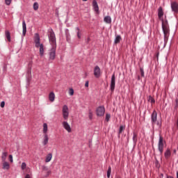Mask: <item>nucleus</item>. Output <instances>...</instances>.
<instances>
[{
    "label": "nucleus",
    "instance_id": "obj_1",
    "mask_svg": "<svg viewBox=\"0 0 178 178\" xmlns=\"http://www.w3.org/2000/svg\"><path fill=\"white\" fill-rule=\"evenodd\" d=\"M49 33V41L52 47L49 53V59L50 60H54L56 56V38L53 30H51Z\"/></svg>",
    "mask_w": 178,
    "mask_h": 178
},
{
    "label": "nucleus",
    "instance_id": "obj_2",
    "mask_svg": "<svg viewBox=\"0 0 178 178\" xmlns=\"http://www.w3.org/2000/svg\"><path fill=\"white\" fill-rule=\"evenodd\" d=\"M161 22L162 31L164 35V45H166L169 40V35H170V28L169 27V22H168V19H165V21L163 19Z\"/></svg>",
    "mask_w": 178,
    "mask_h": 178
},
{
    "label": "nucleus",
    "instance_id": "obj_3",
    "mask_svg": "<svg viewBox=\"0 0 178 178\" xmlns=\"http://www.w3.org/2000/svg\"><path fill=\"white\" fill-rule=\"evenodd\" d=\"M161 22L162 31L164 35V45H166L169 40V35H170V28L169 27V22H168V19H165V21L163 19Z\"/></svg>",
    "mask_w": 178,
    "mask_h": 178
},
{
    "label": "nucleus",
    "instance_id": "obj_4",
    "mask_svg": "<svg viewBox=\"0 0 178 178\" xmlns=\"http://www.w3.org/2000/svg\"><path fill=\"white\" fill-rule=\"evenodd\" d=\"M35 46L36 48H40V55L42 56L44 55V44L40 42V35L38 33H35Z\"/></svg>",
    "mask_w": 178,
    "mask_h": 178
},
{
    "label": "nucleus",
    "instance_id": "obj_5",
    "mask_svg": "<svg viewBox=\"0 0 178 178\" xmlns=\"http://www.w3.org/2000/svg\"><path fill=\"white\" fill-rule=\"evenodd\" d=\"M33 58H31L28 61V65H27L26 76L28 79H31L33 77V75L31 74V70L33 69Z\"/></svg>",
    "mask_w": 178,
    "mask_h": 178
},
{
    "label": "nucleus",
    "instance_id": "obj_6",
    "mask_svg": "<svg viewBox=\"0 0 178 178\" xmlns=\"http://www.w3.org/2000/svg\"><path fill=\"white\" fill-rule=\"evenodd\" d=\"M163 138L159 134V143H158V149L160 152V155L163 154Z\"/></svg>",
    "mask_w": 178,
    "mask_h": 178
},
{
    "label": "nucleus",
    "instance_id": "obj_7",
    "mask_svg": "<svg viewBox=\"0 0 178 178\" xmlns=\"http://www.w3.org/2000/svg\"><path fill=\"white\" fill-rule=\"evenodd\" d=\"M62 113L64 120H67L69 119V107H67V105L63 106Z\"/></svg>",
    "mask_w": 178,
    "mask_h": 178
},
{
    "label": "nucleus",
    "instance_id": "obj_8",
    "mask_svg": "<svg viewBox=\"0 0 178 178\" xmlns=\"http://www.w3.org/2000/svg\"><path fill=\"white\" fill-rule=\"evenodd\" d=\"M156 122H158V113L154 110L151 114L152 126H155V124H156Z\"/></svg>",
    "mask_w": 178,
    "mask_h": 178
},
{
    "label": "nucleus",
    "instance_id": "obj_9",
    "mask_svg": "<svg viewBox=\"0 0 178 178\" xmlns=\"http://www.w3.org/2000/svg\"><path fill=\"white\" fill-rule=\"evenodd\" d=\"M101 68H99L98 66L95 67L94 69V76L96 77V79H99L101 77Z\"/></svg>",
    "mask_w": 178,
    "mask_h": 178
},
{
    "label": "nucleus",
    "instance_id": "obj_10",
    "mask_svg": "<svg viewBox=\"0 0 178 178\" xmlns=\"http://www.w3.org/2000/svg\"><path fill=\"white\" fill-rule=\"evenodd\" d=\"M104 114H105V108L102 106L98 107L97 109V116H104Z\"/></svg>",
    "mask_w": 178,
    "mask_h": 178
},
{
    "label": "nucleus",
    "instance_id": "obj_11",
    "mask_svg": "<svg viewBox=\"0 0 178 178\" xmlns=\"http://www.w3.org/2000/svg\"><path fill=\"white\" fill-rule=\"evenodd\" d=\"M62 124L63 127H64V129L67 130L68 133H72V128L70 127V124H69L67 122L63 121L62 122Z\"/></svg>",
    "mask_w": 178,
    "mask_h": 178
},
{
    "label": "nucleus",
    "instance_id": "obj_12",
    "mask_svg": "<svg viewBox=\"0 0 178 178\" xmlns=\"http://www.w3.org/2000/svg\"><path fill=\"white\" fill-rule=\"evenodd\" d=\"M158 17L159 20L163 22V9L161 6L158 8Z\"/></svg>",
    "mask_w": 178,
    "mask_h": 178
},
{
    "label": "nucleus",
    "instance_id": "obj_13",
    "mask_svg": "<svg viewBox=\"0 0 178 178\" xmlns=\"http://www.w3.org/2000/svg\"><path fill=\"white\" fill-rule=\"evenodd\" d=\"M171 9L174 13H178V3L176 1L171 3Z\"/></svg>",
    "mask_w": 178,
    "mask_h": 178
},
{
    "label": "nucleus",
    "instance_id": "obj_14",
    "mask_svg": "<svg viewBox=\"0 0 178 178\" xmlns=\"http://www.w3.org/2000/svg\"><path fill=\"white\" fill-rule=\"evenodd\" d=\"M2 169L3 170H9L10 165L7 161H2Z\"/></svg>",
    "mask_w": 178,
    "mask_h": 178
},
{
    "label": "nucleus",
    "instance_id": "obj_15",
    "mask_svg": "<svg viewBox=\"0 0 178 178\" xmlns=\"http://www.w3.org/2000/svg\"><path fill=\"white\" fill-rule=\"evenodd\" d=\"M92 7H93V9H94L95 12H96V13H99V7H98V3H97V1L93 0V1H92Z\"/></svg>",
    "mask_w": 178,
    "mask_h": 178
},
{
    "label": "nucleus",
    "instance_id": "obj_16",
    "mask_svg": "<svg viewBox=\"0 0 178 178\" xmlns=\"http://www.w3.org/2000/svg\"><path fill=\"white\" fill-rule=\"evenodd\" d=\"M172 155V152H170V149L167 148L164 152V156L165 159H169Z\"/></svg>",
    "mask_w": 178,
    "mask_h": 178
},
{
    "label": "nucleus",
    "instance_id": "obj_17",
    "mask_svg": "<svg viewBox=\"0 0 178 178\" xmlns=\"http://www.w3.org/2000/svg\"><path fill=\"white\" fill-rule=\"evenodd\" d=\"M26 33H27V26L26 25V21L23 20V22H22V35H24V37L26 35Z\"/></svg>",
    "mask_w": 178,
    "mask_h": 178
},
{
    "label": "nucleus",
    "instance_id": "obj_18",
    "mask_svg": "<svg viewBox=\"0 0 178 178\" xmlns=\"http://www.w3.org/2000/svg\"><path fill=\"white\" fill-rule=\"evenodd\" d=\"M49 99L51 102H54V101H55V93H54V92H51L49 93Z\"/></svg>",
    "mask_w": 178,
    "mask_h": 178
},
{
    "label": "nucleus",
    "instance_id": "obj_19",
    "mask_svg": "<svg viewBox=\"0 0 178 178\" xmlns=\"http://www.w3.org/2000/svg\"><path fill=\"white\" fill-rule=\"evenodd\" d=\"M8 157V152H4L1 154V161L6 162V158Z\"/></svg>",
    "mask_w": 178,
    "mask_h": 178
},
{
    "label": "nucleus",
    "instance_id": "obj_20",
    "mask_svg": "<svg viewBox=\"0 0 178 178\" xmlns=\"http://www.w3.org/2000/svg\"><path fill=\"white\" fill-rule=\"evenodd\" d=\"M125 129H126V126L121 125L120 127L119 131H118V137H120V134H122Z\"/></svg>",
    "mask_w": 178,
    "mask_h": 178
},
{
    "label": "nucleus",
    "instance_id": "obj_21",
    "mask_svg": "<svg viewBox=\"0 0 178 178\" xmlns=\"http://www.w3.org/2000/svg\"><path fill=\"white\" fill-rule=\"evenodd\" d=\"M137 137H138L137 134L136 132H134L132 140L134 145L137 144V140H138Z\"/></svg>",
    "mask_w": 178,
    "mask_h": 178
},
{
    "label": "nucleus",
    "instance_id": "obj_22",
    "mask_svg": "<svg viewBox=\"0 0 178 178\" xmlns=\"http://www.w3.org/2000/svg\"><path fill=\"white\" fill-rule=\"evenodd\" d=\"M51 159H52V153H49L46 156L45 162L46 163L51 162Z\"/></svg>",
    "mask_w": 178,
    "mask_h": 178
},
{
    "label": "nucleus",
    "instance_id": "obj_23",
    "mask_svg": "<svg viewBox=\"0 0 178 178\" xmlns=\"http://www.w3.org/2000/svg\"><path fill=\"white\" fill-rule=\"evenodd\" d=\"M49 140V139L48 138V134H44V140H43V145H47L48 144Z\"/></svg>",
    "mask_w": 178,
    "mask_h": 178
},
{
    "label": "nucleus",
    "instance_id": "obj_24",
    "mask_svg": "<svg viewBox=\"0 0 178 178\" xmlns=\"http://www.w3.org/2000/svg\"><path fill=\"white\" fill-rule=\"evenodd\" d=\"M48 131V124L47 123L43 124V133L44 134H47V132Z\"/></svg>",
    "mask_w": 178,
    "mask_h": 178
},
{
    "label": "nucleus",
    "instance_id": "obj_25",
    "mask_svg": "<svg viewBox=\"0 0 178 178\" xmlns=\"http://www.w3.org/2000/svg\"><path fill=\"white\" fill-rule=\"evenodd\" d=\"M121 40H122V37H120V35H117L114 40V44H119Z\"/></svg>",
    "mask_w": 178,
    "mask_h": 178
},
{
    "label": "nucleus",
    "instance_id": "obj_26",
    "mask_svg": "<svg viewBox=\"0 0 178 178\" xmlns=\"http://www.w3.org/2000/svg\"><path fill=\"white\" fill-rule=\"evenodd\" d=\"M104 22L105 23L109 24L112 22V18H111V17L109 16H106L104 17Z\"/></svg>",
    "mask_w": 178,
    "mask_h": 178
},
{
    "label": "nucleus",
    "instance_id": "obj_27",
    "mask_svg": "<svg viewBox=\"0 0 178 178\" xmlns=\"http://www.w3.org/2000/svg\"><path fill=\"white\" fill-rule=\"evenodd\" d=\"M5 34L8 41H10V32H9V31H6Z\"/></svg>",
    "mask_w": 178,
    "mask_h": 178
},
{
    "label": "nucleus",
    "instance_id": "obj_28",
    "mask_svg": "<svg viewBox=\"0 0 178 178\" xmlns=\"http://www.w3.org/2000/svg\"><path fill=\"white\" fill-rule=\"evenodd\" d=\"M111 173H112V168L111 166L108 167V170L107 171V177L109 178L111 177Z\"/></svg>",
    "mask_w": 178,
    "mask_h": 178
},
{
    "label": "nucleus",
    "instance_id": "obj_29",
    "mask_svg": "<svg viewBox=\"0 0 178 178\" xmlns=\"http://www.w3.org/2000/svg\"><path fill=\"white\" fill-rule=\"evenodd\" d=\"M112 90H115V75L112 76Z\"/></svg>",
    "mask_w": 178,
    "mask_h": 178
},
{
    "label": "nucleus",
    "instance_id": "obj_30",
    "mask_svg": "<svg viewBox=\"0 0 178 178\" xmlns=\"http://www.w3.org/2000/svg\"><path fill=\"white\" fill-rule=\"evenodd\" d=\"M76 31H77V37L78 38H81V32L80 31V29L76 28Z\"/></svg>",
    "mask_w": 178,
    "mask_h": 178
},
{
    "label": "nucleus",
    "instance_id": "obj_31",
    "mask_svg": "<svg viewBox=\"0 0 178 178\" xmlns=\"http://www.w3.org/2000/svg\"><path fill=\"white\" fill-rule=\"evenodd\" d=\"M149 102H151V104H155V99H154L152 96H149Z\"/></svg>",
    "mask_w": 178,
    "mask_h": 178
},
{
    "label": "nucleus",
    "instance_id": "obj_32",
    "mask_svg": "<svg viewBox=\"0 0 178 178\" xmlns=\"http://www.w3.org/2000/svg\"><path fill=\"white\" fill-rule=\"evenodd\" d=\"M39 5L38 3L35 2L33 3V9L34 10H38Z\"/></svg>",
    "mask_w": 178,
    "mask_h": 178
},
{
    "label": "nucleus",
    "instance_id": "obj_33",
    "mask_svg": "<svg viewBox=\"0 0 178 178\" xmlns=\"http://www.w3.org/2000/svg\"><path fill=\"white\" fill-rule=\"evenodd\" d=\"M88 118L90 120H92V111L91 110H89Z\"/></svg>",
    "mask_w": 178,
    "mask_h": 178
},
{
    "label": "nucleus",
    "instance_id": "obj_34",
    "mask_svg": "<svg viewBox=\"0 0 178 178\" xmlns=\"http://www.w3.org/2000/svg\"><path fill=\"white\" fill-rule=\"evenodd\" d=\"M69 95L71 96L74 95V90H73V88H70L69 90Z\"/></svg>",
    "mask_w": 178,
    "mask_h": 178
},
{
    "label": "nucleus",
    "instance_id": "obj_35",
    "mask_svg": "<svg viewBox=\"0 0 178 178\" xmlns=\"http://www.w3.org/2000/svg\"><path fill=\"white\" fill-rule=\"evenodd\" d=\"M5 3L8 6H9V5H10V3H12V0H5Z\"/></svg>",
    "mask_w": 178,
    "mask_h": 178
},
{
    "label": "nucleus",
    "instance_id": "obj_36",
    "mask_svg": "<svg viewBox=\"0 0 178 178\" xmlns=\"http://www.w3.org/2000/svg\"><path fill=\"white\" fill-rule=\"evenodd\" d=\"M109 119H111V114H106V122H109Z\"/></svg>",
    "mask_w": 178,
    "mask_h": 178
},
{
    "label": "nucleus",
    "instance_id": "obj_37",
    "mask_svg": "<svg viewBox=\"0 0 178 178\" xmlns=\"http://www.w3.org/2000/svg\"><path fill=\"white\" fill-rule=\"evenodd\" d=\"M26 163H22L21 165L22 170H24V169H26Z\"/></svg>",
    "mask_w": 178,
    "mask_h": 178
},
{
    "label": "nucleus",
    "instance_id": "obj_38",
    "mask_svg": "<svg viewBox=\"0 0 178 178\" xmlns=\"http://www.w3.org/2000/svg\"><path fill=\"white\" fill-rule=\"evenodd\" d=\"M156 124L159 127H161V126H162V122L161 121H156Z\"/></svg>",
    "mask_w": 178,
    "mask_h": 178
},
{
    "label": "nucleus",
    "instance_id": "obj_39",
    "mask_svg": "<svg viewBox=\"0 0 178 178\" xmlns=\"http://www.w3.org/2000/svg\"><path fill=\"white\" fill-rule=\"evenodd\" d=\"M140 76L142 77H144V70L143 68H140Z\"/></svg>",
    "mask_w": 178,
    "mask_h": 178
},
{
    "label": "nucleus",
    "instance_id": "obj_40",
    "mask_svg": "<svg viewBox=\"0 0 178 178\" xmlns=\"http://www.w3.org/2000/svg\"><path fill=\"white\" fill-rule=\"evenodd\" d=\"M9 159H10V162H11V163L13 162V156H12V154L9 155Z\"/></svg>",
    "mask_w": 178,
    "mask_h": 178
},
{
    "label": "nucleus",
    "instance_id": "obj_41",
    "mask_svg": "<svg viewBox=\"0 0 178 178\" xmlns=\"http://www.w3.org/2000/svg\"><path fill=\"white\" fill-rule=\"evenodd\" d=\"M178 108V99L175 100V109H177Z\"/></svg>",
    "mask_w": 178,
    "mask_h": 178
},
{
    "label": "nucleus",
    "instance_id": "obj_42",
    "mask_svg": "<svg viewBox=\"0 0 178 178\" xmlns=\"http://www.w3.org/2000/svg\"><path fill=\"white\" fill-rule=\"evenodd\" d=\"M0 106L1 108H5V102H1Z\"/></svg>",
    "mask_w": 178,
    "mask_h": 178
},
{
    "label": "nucleus",
    "instance_id": "obj_43",
    "mask_svg": "<svg viewBox=\"0 0 178 178\" xmlns=\"http://www.w3.org/2000/svg\"><path fill=\"white\" fill-rule=\"evenodd\" d=\"M25 178H32V177L29 174H26Z\"/></svg>",
    "mask_w": 178,
    "mask_h": 178
},
{
    "label": "nucleus",
    "instance_id": "obj_44",
    "mask_svg": "<svg viewBox=\"0 0 178 178\" xmlns=\"http://www.w3.org/2000/svg\"><path fill=\"white\" fill-rule=\"evenodd\" d=\"M51 170L47 171L46 177H47V176H49V175H51Z\"/></svg>",
    "mask_w": 178,
    "mask_h": 178
},
{
    "label": "nucleus",
    "instance_id": "obj_45",
    "mask_svg": "<svg viewBox=\"0 0 178 178\" xmlns=\"http://www.w3.org/2000/svg\"><path fill=\"white\" fill-rule=\"evenodd\" d=\"M88 84H89V82H88V81H87L86 82V83H85V87L88 88Z\"/></svg>",
    "mask_w": 178,
    "mask_h": 178
},
{
    "label": "nucleus",
    "instance_id": "obj_46",
    "mask_svg": "<svg viewBox=\"0 0 178 178\" xmlns=\"http://www.w3.org/2000/svg\"><path fill=\"white\" fill-rule=\"evenodd\" d=\"M176 126H177V129H178V118L177 120Z\"/></svg>",
    "mask_w": 178,
    "mask_h": 178
},
{
    "label": "nucleus",
    "instance_id": "obj_47",
    "mask_svg": "<svg viewBox=\"0 0 178 178\" xmlns=\"http://www.w3.org/2000/svg\"><path fill=\"white\" fill-rule=\"evenodd\" d=\"M110 88H111V90H112V81H111Z\"/></svg>",
    "mask_w": 178,
    "mask_h": 178
},
{
    "label": "nucleus",
    "instance_id": "obj_48",
    "mask_svg": "<svg viewBox=\"0 0 178 178\" xmlns=\"http://www.w3.org/2000/svg\"><path fill=\"white\" fill-rule=\"evenodd\" d=\"M167 178H174V177L172 176H167Z\"/></svg>",
    "mask_w": 178,
    "mask_h": 178
},
{
    "label": "nucleus",
    "instance_id": "obj_49",
    "mask_svg": "<svg viewBox=\"0 0 178 178\" xmlns=\"http://www.w3.org/2000/svg\"><path fill=\"white\" fill-rule=\"evenodd\" d=\"M177 178H178V171H177Z\"/></svg>",
    "mask_w": 178,
    "mask_h": 178
},
{
    "label": "nucleus",
    "instance_id": "obj_50",
    "mask_svg": "<svg viewBox=\"0 0 178 178\" xmlns=\"http://www.w3.org/2000/svg\"><path fill=\"white\" fill-rule=\"evenodd\" d=\"M88 41H90V38H88Z\"/></svg>",
    "mask_w": 178,
    "mask_h": 178
},
{
    "label": "nucleus",
    "instance_id": "obj_51",
    "mask_svg": "<svg viewBox=\"0 0 178 178\" xmlns=\"http://www.w3.org/2000/svg\"><path fill=\"white\" fill-rule=\"evenodd\" d=\"M156 163H158V162H159L158 160H156Z\"/></svg>",
    "mask_w": 178,
    "mask_h": 178
},
{
    "label": "nucleus",
    "instance_id": "obj_52",
    "mask_svg": "<svg viewBox=\"0 0 178 178\" xmlns=\"http://www.w3.org/2000/svg\"><path fill=\"white\" fill-rule=\"evenodd\" d=\"M84 2L87 1V0H83Z\"/></svg>",
    "mask_w": 178,
    "mask_h": 178
},
{
    "label": "nucleus",
    "instance_id": "obj_53",
    "mask_svg": "<svg viewBox=\"0 0 178 178\" xmlns=\"http://www.w3.org/2000/svg\"><path fill=\"white\" fill-rule=\"evenodd\" d=\"M174 152H176V150H174Z\"/></svg>",
    "mask_w": 178,
    "mask_h": 178
}]
</instances>
